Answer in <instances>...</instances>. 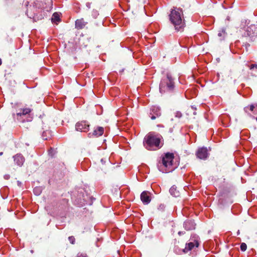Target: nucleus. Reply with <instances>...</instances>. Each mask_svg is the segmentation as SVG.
Returning a JSON list of instances; mask_svg holds the SVG:
<instances>
[{
  "label": "nucleus",
  "mask_w": 257,
  "mask_h": 257,
  "mask_svg": "<svg viewBox=\"0 0 257 257\" xmlns=\"http://www.w3.org/2000/svg\"><path fill=\"white\" fill-rule=\"evenodd\" d=\"M2 61L1 59L0 58V65L2 64Z\"/></svg>",
  "instance_id": "c9c22d12"
},
{
  "label": "nucleus",
  "mask_w": 257,
  "mask_h": 257,
  "mask_svg": "<svg viewBox=\"0 0 257 257\" xmlns=\"http://www.w3.org/2000/svg\"><path fill=\"white\" fill-rule=\"evenodd\" d=\"M195 223L193 220H186L184 223V227L186 230H191L195 228Z\"/></svg>",
  "instance_id": "ddd939ff"
},
{
  "label": "nucleus",
  "mask_w": 257,
  "mask_h": 257,
  "mask_svg": "<svg viewBox=\"0 0 257 257\" xmlns=\"http://www.w3.org/2000/svg\"><path fill=\"white\" fill-rule=\"evenodd\" d=\"M51 21L53 23L57 24L60 21V15L58 13H54L51 18Z\"/></svg>",
  "instance_id": "dca6fc26"
},
{
  "label": "nucleus",
  "mask_w": 257,
  "mask_h": 257,
  "mask_svg": "<svg viewBox=\"0 0 257 257\" xmlns=\"http://www.w3.org/2000/svg\"><path fill=\"white\" fill-rule=\"evenodd\" d=\"M253 68L257 69V64H252L249 66V69L250 70H252Z\"/></svg>",
  "instance_id": "a878e982"
},
{
  "label": "nucleus",
  "mask_w": 257,
  "mask_h": 257,
  "mask_svg": "<svg viewBox=\"0 0 257 257\" xmlns=\"http://www.w3.org/2000/svg\"><path fill=\"white\" fill-rule=\"evenodd\" d=\"M249 29H250V30L247 29V30H245L246 32H250L251 31L252 32H257V25L251 26V27H250Z\"/></svg>",
  "instance_id": "aec40b11"
},
{
  "label": "nucleus",
  "mask_w": 257,
  "mask_h": 257,
  "mask_svg": "<svg viewBox=\"0 0 257 257\" xmlns=\"http://www.w3.org/2000/svg\"><path fill=\"white\" fill-rule=\"evenodd\" d=\"M75 129L77 131L87 132L89 130V124L86 120H82L76 123Z\"/></svg>",
  "instance_id": "423d86ee"
},
{
  "label": "nucleus",
  "mask_w": 257,
  "mask_h": 257,
  "mask_svg": "<svg viewBox=\"0 0 257 257\" xmlns=\"http://www.w3.org/2000/svg\"><path fill=\"white\" fill-rule=\"evenodd\" d=\"M247 108H248L247 107H246L244 108V110H245V111H247V110H246V109H247Z\"/></svg>",
  "instance_id": "e433bc0d"
},
{
  "label": "nucleus",
  "mask_w": 257,
  "mask_h": 257,
  "mask_svg": "<svg viewBox=\"0 0 257 257\" xmlns=\"http://www.w3.org/2000/svg\"><path fill=\"white\" fill-rule=\"evenodd\" d=\"M88 24L87 22L85 21L83 18L77 19L75 21V27L78 30L82 29Z\"/></svg>",
  "instance_id": "9b49d317"
},
{
  "label": "nucleus",
  "mask_w": 257,
  "mask_h": 257,
  "mask_svg": "<svg viewBox=\"0 0 257 257\" xmlns=\"http://www.w3.org/2000/svg\"><path fill=\"white\" fill-rule=\"evenodd\" d=\"M256 112L257 113V104L255 106V108L254 109V113Z\"/></svg>",
  "instance_id": "72a5a7b5"
},
{
  "label": "nucleus",
  "mask_w": 257,
  "mask_h": 257,
  "mask_svg": "<svg viewBox=\"0 0 257 257\" xmlns=\"http://www.w3.org/2000/svg\"><path fill=\"white\" fill-rule=\"evenodd\" d=\"M90 15H91V17L93 19H96L99 16V12L98 10L94 9L91 11Z\"/></svg>",
  "instance_id": "a211bd4d"
},
{
  "label": "nucleus",
  "mask_w": 257,
  "mask_h": 257,
  "mask_svg": "<svg viewBox=\"0 0 257 257\" xmlns=\"http://www.w3.org/2000/svg\"><path fill=\"white\" fill-rule=\"evenodd\" d=\"M100 161H101V163H102V164H104L106 162V159H101Z\"/></svg>",
  "instance_id": "2f4dec72"
},
{
  "label": "nucleus",
  "mask_w": 257,
  "mask_h": 257,
  "mask_svg": "<svg viewBox=\"0 0 257 257\" xmlns=\"http://www.w3.org/2000/svg\"><path fill=\"white\" fill-rule=\"evenodd\" d=\"M104 133V128L101 126H97L94 127V131L92 133H89V137H99L101 136Z\"/></svg>",
  "instance_id": "1a4fd4ad"
},
{
  "label": "nucleus",
  "mask_w": 257,
  "mask_h": 257,
  "mask_svg": "<svg viewBox=\"0 0 257 257\" xmlns=\"http://www.w3.org/2000/svg\"><path fill=\"white\" fill-rule=\"evenodd\" d=\"M68 239H69V242L71 244H74V243L75 242V238L73 236H69L68 237Z\"/></svg>",
  "instance_id": "5701e85b"
},
{
  "label": "nucleus",
  "mask_w": 257,
  "mask_h": 257,
  "mask_svg": "<svg viewBox=\"0 0 257 257\" xmlns=\"http://www.w3.org/2000/svg\"><path fill=\"white\" fill-rule=\"evenodd\" d=\"M191 108L193 109V110H196V108L195 107H194L193 106H191Z\"/></svg>",
  "instance_id": "f704fd0d"
},
{
  "label": "nucleus",
  "mask_w": 257,
  "mask_h": 257,
  "mask_svg": "<svg viewBox=\"0 0 257 257\" xmlns=\"http://www.w3.org/2000/svg\"><path fill=\"white\" fill-rule=\"evenodd\" d=\"M77 257H88L87 254L85 253L79 252L77 254Z\"/></svg>",
  "instance_id": "393cba45"
},
{
  "label": "nucleus",
  "mask_w": 257,
  "mask_h": 257,
  "mask_svg": "<svg viewBox=\"0 0 257 257\" xmlns=\"http://www.w3.org/2000/svg\"><path fill=\"white\" fill-rule=\"evenodd\" d=\"M141 199L144 204H148L151 201V198L147 191H144L141 194Z\"/></svg>",
  "instance_id": "f8f14e48"
},
{
  "label": "nucleus",
  "mask_w": 257,
  "mask_h": 257,
  "mask_svg": "<svg viewBox=\"0 0 257 257\" xmlns=\"http://www.w3.org/2000/svg\"><path fill=\"white\" fill-rule=\"evenodd\" d=\"M196 112H195V111L193 112V114H196Z\"/></svg>",
  "instance_id": "58836bf2"
},
{
  "label": "nucleus",
  "mask_w": 257,
  "mask_h": 257,
  "mask_svg": "<svg viewBox=\"0 0 257 257\" xmlns=\"http://www.w3.org/2000/svg\"><path fill=\"white\" fill-rule=\"evenodd\" d=\"M249 108L250 111H253L254 112V109L255 108V106L253 105V104H251L249 105Z\"/></svg>",
  "instance_id": "bb28decb"
},
{
  "label": "nucleus",
  "mask_w": 257,
  "mask_h": 257,
  "mask_svg": "<svg viewBox=\"0 0 257 257\" xmlns=\"http://www.w3.org/2000/svg\"><path fill=\"white\" fill-rule=\"evenodd\" d=\"M191 240L193 241H190L186 244V246L183 249V251L185 253L188 252L189 251L192 250L194 247H197L199 246V242L196 239Z\"/></svg>",
  "instance_id": "6e6552de"
},
{
  "label": "nucleus",
  "mask_w": 257,
  "mask_h": 257,
  "mask_svg": "<svg viewBox=\"0 0 257 257\" xmlns=\"http://www.w3.org/2000/svg\"><path fill=\"white\" fill-rule=\"evenodd\" d=\"M91 3H89V2H87L86 3V7L88 9H90L91 8Z\"/></svg>",
  "instance_id": "c85d7f7f"
},
{
  "label": "nucleus",
  "mask_w": 257,
  "mask_h": 257,
  "mask_svg": "<svg viewBox=\"0 0 257 257\" xmlns=\"http://www.w3.org/2000/svg\"><path fill=\"white\" fill-rule=\"evenodd\" d=\"M175 88V82L173 78L170 73L167 72L161 80L159 90L161 93L171 92Z\"/></svg>",
  "instance_id": "20e7f679"
},
{
  "label": "nucleus",
  "mask_w": 257,
  "mask_h": 257,
  "mask_svg": "<svg viewBox=\"0 0 257 257\" xmlns=\"http://www.w3.org/2000/svg\"><path fill=\"white\" fill-rule=\"evenodd\" d=\"M183 11L181 9H173L169 15L170 20L178 31H182L185 27Z\"/></svg>",
  "instance_id": "f03ea898"
},
{
  "label": "nucleus",
  "mask_w": 257,
  "mask_h": 257,
  "mask_svg": "<svg viewBox=\"0 0 257 257\" xmlns=\"http://www.w3.org/2000/svg\"><path fill=\"white\" fill-rule=\"evenodd\" d=\"M174 155L172 153H166L162 155L160 160L157 163V167L160 172L164 173L171 172L176 168L174 163Z\"/></svg>",
  "instance_id": "f257e3e1"
},
{
  "label": "nucleus",
  "mask_w": 257,
  "mask_h": 257,
  "mask_svg": "<svg viewBox=\"0 0 257 257\" xmlns=\"http://www.w3.org/2000/svg\"><path fill=\"white\" fill-rule=\"evenodd\" d=\"M178 233L179 235H181L182 234H184L185 233V232L184 231H179Z\"/></svg>",
  "instance_id": "473e14b6"
},
{
  "label": "nucleus",
  "mask_w": 257,
  "mask_h": 257,
  "mask_svg": "<svg viewBox=\"0 0 257 257\" xmlns=\"http://www.w3.org/2000/svg\"><path fill=\"white\" fill-rule=\"evenodd\" d=\"M3 154V152H1L0 153V156H2Z\"/></svg>",
  "instance_id": "4c0bfd02"
},
{
  "label": "nucleus",
  "mask_w": 257,
  "mask_h": 257,
  "mask_svg": "<svg viewBox=\"0 0 257 257\" xmlns=\"http://www.w3.org/2000/svg\"><path fill=\"white\" fill-rule=\"evenodd\" d=\"M31 109L29 108H26L20 110V111L17 113V116L25 115L29 114L31 112Z\"/></svg>",
  "instance_id": "f3484780"
},
{
  "label": "nucleus",
  "mask_w": 257,
  "mask_h": 257,
  "mask_svg": "<svg viewBox=\"0 0 257 257\" xmlns=\"http://www.w3.org/2000/svg\"><path fill=\"white\" fill-rule=\"evenodd\" d=\"M13 158L15 164L19 166H22L25 162V158L21 154H17L14 156Z\"/></svg>",
  "instance_id": "9d476101"
},
{
  "label": "nucleus",
  "mask_w": 257,
  "mask_h": 257,
  "mask_svg": "<svg viewBox=\"0 0 257 257\" xmlns=\"http://www.w3.org/2000/svg\"><path fill=\"white\" fill-rule=\"evenodd\" d=\"M240 247L241 251H244L247 248V245L245 243L243 242L241 243Z\"/></svg>",
  "instance_id": "4be33fe9"
},
{
  "label": "nucleus",
  "mask_w": 257,
  "mask_h": 257,
  "mask_svg": "<svg viewBox=\"0 0 257 257\" xmlns=\"http://www.w3.org/2000/svg\"><path fill=\"white\" fill-rule=\"evenodd\" d=\"M149 116L152 120L159 117L161 115V110L160 107L157 106H152L149 111Z\"/></svg>",
  "instance_id": "39448f33"
},
{
  "label": "nucleus",
  "mask_w": 257,
  "mask_h": 257,
  "mask_svg": "<svg viewBox=\"0 0 257 257\" xmlns=\"http://www.w3.org/2000/svg\"><path fill=\"white\" fill-rule=\"evenodd\" d=\"M53 151L54 150L52 148H50V149L49 150V154L51 156H53L52 152H53Z\"/></svg>",
  "instance_id": "c756f323"
},
{
  "label": "nucleus",
  "mask_w": 257,
  "mask_h": 257,
  "mask_svg": "<svg viewBox=\"0 0 257 257\" xmlns=\"http://www.w3.org/2000/svg\"><path fill=\"white\" fill-rule=\"evenodd\" d=\"M165 208V205L163 204H161L158 207V209L161 211H164Z\"/></svg>",
  "instance_id": "b1692460"
},
{
  "label": "nucleus",
  "mask_w": 257,
  "mask_h": 257,
  "mask_svg": "<svg viewBox=\"0 0 257 257\" xmlns=\"http://www.w3.org/2000/svg\"><path fill=\"white\" fill-rule=\"evenodd\" d=\"M182 115L181 112H180L179 111H177L175 113L176 117H178V118H180L182 116Z\"/></svg>",
  "instance_id": "cd10ccee"
},
{
  "label": "nucleus",
  "mask_w": 257,
  "mask_h": 257,
  "mask_svg": "<svg viewBox=\"0 0 257 257\" xmlns=\"http://www.w3.org/2000/svg\"><path fill=\"white\" fill-rule=\"evenodd\" d=\"M33 9H35L34 7L32 8L31 6H30L27 11L26 14L29 18L30 19H33L34 21H36L38 20L37 16L34 13H32L30 12V10H32Z\"/></svg>",
  "instance_id": "4468645a"
},
{
  "label": "nucleus",
  "mask_w": 257,
  "mask_h": 257,
  "mask_svg": "<svg viewBox=\"0 0 257 257\" xmlns=\"http://www.w3.org/2000/svg\"><path fill=\"white\" fill-rule=\"evenodd\" d=\"M209 153L206 147H201L198 149L196 152V157L201 160H206L209 156Z\"/></svg>",
  "instance_id": "0eeeda50"
},
{
  "label": "nucleus",
  "mask_w": 257,
  "mask_h": 257,
  "mask_svg": "<svg viewBox=\"0 0 257 257\" xmlns=\"http://www.w3.org/2000/svg\"><path fill=\"white\" fill-rule=\"evenodd\" d=\"M161 138V136L158 134L149 133L144 138V146L148 150H157L162 147Z\"/></svg>",
  "instance_id": "7ed1b4c3"
},
{
  "label": "nucleus",
  "mask_w": 257,
  "mask_h": 257,
  "mask_svg": "<svg viewBox=\"0 0 257 257\" xmlns=\"http://www.w3.org/2000/svg\"><path fill=\"white\" fill-rule=\"evenodd\" d=\"M225 33H218V36L220 37H222L223 35V37L224 38L225 37Z\"/></svg>",
  "instance_id": "7c9ffc66"
},
{
  "label": "nucleus",
  "mask_w": 257,
  "mask_h": 257,
  "mask_svg": "<svg viewBox=\"0 0 257 257\" xmlns=\"http://www.w3.org/2000/svg\"><path fill=\"white\" fill-rule=\"evenodd\" d=\"M169 192L173 196L176 197L179 196V192L177 190V187L174 185L171 187Z\"/></svg>",
  "instance_id": "2eb2a0df"
},
{
  "label": "nucleus",
  "mask_w": 257,
  "mask_h": 257,
  "mask_svg": "<svg viewBox=\"0 0 257 257\" xmlns=\"http://www.w3.org/2000/svg\"><path fill=\"white\" fill-rule=\"evenodd\" d=\"M256 120L257 121V117H256Z\"/></svg>",
  "instance_id": "ea45409f"
},
{
  "label": "nucleus",
  "mask_w": 257,
  "mask_h": 257,
  "mask_svg": "<svg viewBox=\"0 0 257 257\" xmlns=\"http://www.w3.org/2000/svg\"><path fill=\"white\" fill-rule=\"evenodd\" d=\"M33 192L36 195H39L42 192V189L40 187H35L33 190Z\"/></svg>",
  "instance_id": "6ab92c4d"
},
{
  "label": "nucleus",
  "mask_w": 257,
  "mask_h": 257,
  "mask_svg": "<svg viewBox=\"0 0 257 257\" xmlns=\"http://www.w3.org/2000/svg\"><path fill=\"white\" fill-rule=\"evenodd\" d=\"M50 135V132L49 131H44L42 135V138L44 140H47L48 139V137H47V135Z\"/></svg>",
  "instance_id": "412c9836"
}]
</instances>
